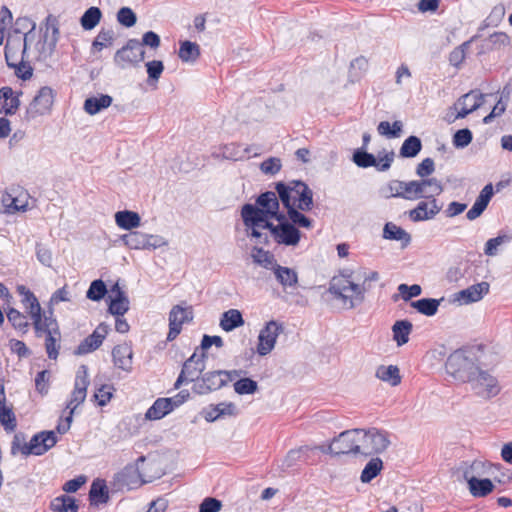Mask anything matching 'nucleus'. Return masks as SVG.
I'll list each match as a JSON object with an SVG mask.
<instances>
[{
	"mask_svg": "<svg viewBox=\"0 0 512 512\" xmlns=\"http://www.w3.org/2000/svg\"><path fill=\"white\" fill-rule=\"evenodd\" d=\"M445 367L448 374L462 383H467L481 370L478 357L473 349L454 351L447 358Z\"/></svg>",
	"mask_w": 512,
	"mask_h": 512,
	"instance_id": "obj_1",
	"label": "nucleus"
},
{
	"mask_svg": "<svg viewBox=\"0 0 512 512\" xmlns=\"http://www.w3.org/2000/svg\"><path fill=\"white\" fill-rule=\"evenodd\" d=\"M359 454L369 456L384 452L390 445L389 435L386 431L370 428L367 431L360 429L358 436Z\"/></svg>",
	"mask_w": 512,
	"mask_h": 512,
	"instance_id": "obj_2",
	"label": "nucleus"
},
{
	"mask_svg": "<svg viewBox=\"0 0 512 512\" xmlns=\"http://www.w3.org/2000/svg\"><path fill=\"white\" fill-rule=\"evenodd\" d=\"M121 240L128 248L134 250H155L168 245L164 237L141 231H130L122 235Z\"/></svg>",
	"mask_w": 512,
	"mask_h": 512,
	"instance_id": "obj_3",
	"label": "nucleus"
},
{
	"mask_svg": "<svg viewBox=\"0 0 512 512\" xmlns=\"http://www.w3.org/2000/svg\"><path fill=\"white\" fill-rule=\"evenodd\" d=\"M467 384L476 396L485 400L497 396L501 390L497 378L483 369L471 378Z\"/></svg>",
	"mask_w": 512,
	"mask_h": 512,
	"instance_id": "obj_4",
	"label": "nucleus"
},
{
	"mask_svg": "<svg viewBox=\"0 0 512 512\" xmlns=\"http://www.w3.org/2000/svg\"><path fill=\"white\" fill-rule=\"evenodd\" d=\"M58 442L56 433L52 430H44L32 436L30 441L21 447L23 455L41 456L54 447Z\"/></svg>",
	"mask_w": 512,
	"mask_h": 512,
	"instance_id": "obj_5",
	"label": "nucleus"
},
{
	"mask_svg": "<svg viewBox=\"0 0 512 512\" xmlns=\"http://www.w3.org/2000/svg\"><path fill=\"white\" fill-rule=\"evenodd\" d=\"M144 57L145 51L141 48L140 41L129 39L126 45L115 53L114 62L119 68L125 69L128 65H139L144 60Z\"/></svg>",
	"mask_w": 512,
	"mask_h": 512,
	"instance_id": "obj_6",
	"label": "nucleus"
},
{
	"mask_svg": "<svg viewBox=\"0 0 512 512\" xmlns=\"http://www.w3.org/2000/svg\"><path fill=\"white\" fill-rule=\"evenodd\" d=\"M418 189L419 184H417V180L408 182L401 180H391L385 187L381 188L380 192L386 199L394 197L403 198L406 200H417L419 199L417 192Z\"/></svg>",
	"mask_w": 512,
	"mask_h": 512,
	"instance_id": "obj_7",
	"label": "nucleus"
},
{
	"mask_svg": "<svg viewBox=\"0 0 512 512\" xmlns=\"http://www.w3.org/2000/svg\"><path fill=\"white\" fill-rule=\"evenodd\" d=\"M54 97L55 93L51 87H41L27 107L25 118L31 120L37 116L49 113L54 102Z\"/></svg>",
	"mask_w": 512,
	"mask_h": 512,
	"instance_id": "obj_8",
	"label": "nucleus"
},
{
	"mask_svg": "<svg viewBox=\"0 0 512 512\" xmlns=\"http://www.w3.org/2000/svg\"><path fill=\"white\" fill-rule=\"evenodd\" d=\"M284 331L283 323L276 320L268 321L258 335L257 353L260 356L269 354L275 347L277 337Z\"/></svg>",
	"mask_w": 512,
	"mask_h": 512,
	"instance_id": "obj_9",
	"label": "nucleus"
},
{
	"mask_svg": "<svg viewBox=\"0 0 512 512\" xmlns=\"http://www.w3.org/2000/svg\"><path fill=\"white\" fill-rule=\"evenodd\" d=\"M206 354L201 353V355L197 354L195 351L184 363L181 369V372L174 383V388L178 389L180 386L186 382H195L198 380V374L203 372L205 369V358Z\"/></svg>",
	"mask_w": 512,
	"mask_h": 512,
	"instance_id": "obj_10",
	"label": "nucleus"
},
{
	"mask_svg": "<svg viewBox=\"0 0 512 512\" xmlns=\"http://www.w3.org/2000/svg\"><path fill=\"white\" fill-rule=\"evenodd\" d=\"M192 320L193 310L191 306H173L169 312V332L167 334V341H173L181 333L182 325Z\"/></svg>",
	"mask_w": 512,
	"mask_h": 512,
	"instance_id": "obj_11",
	"label": "nucleus"
},
{
	"mask_svg": "<svg viewBox=\"0 0 512 512\" xmlns=\"http://www.w3.org/2000/svg\"><path fill=\"white\" fill-rule=\"evenodd\" d=\"M46 30L43 34V44L40 50V54L44 58L52 56L55 51L57 42L59 40V22L57 18L51 14L46 17Z\"/></svg>",
	"mask_w": 512,
	"mask_h": 512,
	"instance_id": "obj_12",
	"label": "nucleus"
},
{
	"mask_svg": "<svg viewBox=\"0 0 512 512\" xmlns=\"http://www.w3.org/2000/svg\"><path fill=\"white\" fill-rule=\"evenodd\" d=\"M485 95L479 90H471L470 92L462 95L454 104L455 109H459L456 119H463L470 113L479 109L484 100Z\"/></svg>",
	"mask_w": 512,
	"mask_h": 512,
	"instance_id": "obj_13",
	"label": "nucleus"
},
{
	"mask_svg": "<svg viewBox=\"0 0 512 512\" xmlns=\"http://www.w3.org/2000/svg\"><path fill=\"white\" fill-rule=\"evenodd\" d=\"M225 385L226 382L221 375L220 370L209 371L204 373L201 377L198 376V380H196V383L193 386V391L197 394L203 395L216 391Z\"/></svg>",
	"mask_w": 512,
	"mask_h": 512,
	"instance_id": "obj_14",
	"label": "nucleus"
},
{
	"mask_svg": "<svg viewBox=\"0 0 512 512\" xmlns=\"http://www.w3.org/2000/svg\"><path fill=\"white\" fill-rule=\"evenodd\" d=\"M89 385L88 368L86 365H81L76 373L74 389L71 394V399L67 404V408H75L84 402L86 398V391Z\"/></svg>",
	"mask_w": 512,
	"mask_h": 512,
	"instance_id": "obj_15",
	"label": "nucleus"
},
{
	"mask_svg": "<svg viewBox=\"0 0 512 512\" xmlns=\"http://www.w3.org/2000/svg\"><path fill=\"white\" fill-rule=\"evenodd\" d=\"M443 205L438 204L435 197L428 201H420L417 206L409 211V218L413 222H421L433 219L441 210Z\"/></svg>",
	"mask_w": 512,
	"mask_h": 512,
	"instance_id": "obj_16",
	"label": "nucleus"
},
{
	"mask_svg": "<svg viewBox=\"0 0 512 512\" xmlns=\"http://www.w3.org/2000/svg\"><path fill=\"white\" fill-rule=\"evenodd\" d=\"M360 435V429L346 430L339 434L337 438H334L336 443L337 453L339 455L344 454H359V443L358 436Z\"/></svg>",
	"mask_w": 512,
	"mask_h": 512,
	"instance_id": "obj_17",
	"label": "nucleus"
},
{
	"mask_svg": "<svg viewBox=\"0 0 512 512\" xmlns=\"http://www.w3.org/2000/svg\"><path fill=\"white\" fill-rule=\"evenodd\" d=\"M47 313L48 315L45 313L42 315L41 310L40 313L31 317L36 337H41L43 333H58L60 331L58 322L54 317V309L49 306Z\"/></svg>",
	"mask_w": 512,
	"mask_h": 512,
	"instance_id": "obj_18",
	"label": "nucleus"
},
{
	"mask_svg": "<svg viewBox=\"0 0 512 512\" xmlns=\"http://www.w3.org/2000/svg\"><path fill=\"white\" fill-rule=\"evenodd\" d=\"M237 414V407L233 402H222L216 405H210L201 410L200 415L207 422H214L217 419L225 416H235Z\"/></svg>",
	"mask_w": 512,
	"mask_h": 512,
	"instance_id": "obj_19",
	"label": "nucleus"
},
{
	"mask_svg": "<svg viewBox=\"0 0 512 512\" xmlns=\"http://www.w3.org/2000/svg\"><path fill=\"white\" fill-rule=\"evenodd\" d=\"M115 482L119 487H127L133 489L143 484L141 473L136 465H127L115 477Z\"/></svg>",
	"mask_w": 512,
	"mask_h": 512,
	"instance_id": "obj_20",
	"label": "nucleus"
},
{
	"mask_svg": "<svg viewBox=\"0 0 512 512\" xmlns=\"http://www.w3.org/2000/svg\"><path fill=\"white\" fill-rule=\"evenodd\" d=\"M494 191L491 183L484 186L477 196L474 204L466 213V218L473 221L480 217L487 208L491 198L493 197Z\"/></svg>",
	"mask_w": 512,
	"mask_h": 512,
	"instance_id": "obj_21",
	"label": "nucleus"
},
{
	"mask_svg": "<svg viewBox=\"0 0 512 512\" xmlns=\"http://www.w3.org/2000/svg\"><path fill=\"white\" fill-rule=\"evenodd\" d=\"M112 358L113 363L117 368L127 373L132 371L133 351L129 344L122 343L116 345L112 349Z\"/></svg>",
	"mask_w": 512,
	"mask_h": 512,
	"instance_id": "obj_22",
	"label": "nucleus"
},
{
	"mask_svg": "<svg viewBox=\"0 0 512 512\" xmlns=\"http://www.w3.org/2000/svg\"><path fill=\"white\" fill-rule=\"evenodd\" d=\"M274 241L279 245L296 246L301 239L300 230L291 223L278 225Z\"/></svg>",
	"mask_w": 512,
	"mask_h": 512,
	"instance_id": "obj_23",
	"label": "nucleus"
},
{
	"mask_svg": "<svg viewBox=\"0 0 512 512\" xmlns=\"http://www.w3.org/2000/svg\"><path fill=\"white\" fill-rule=\"evenodd\" d=\"M294 184L293 198H297L298 204L295 208L301 211H310L313 207V191L301 180H292Z\"/></svg>",
	"mask_w": 512,
	"mask_h": 512,
	"instance_id": "obj_24",
	"label": "nucleus"
},
{
	"mask_svg": "<svg viewBox=\"0 0 512 512\" xmlns=\"http://www.w3.org/2000/svg\"><path fill=\"white\" fill-rule=\"evenodd\" d=\"M490 285L488 282H480L461 290L458 293V300L464 304L480 301L486 294L489 293Z\"/></svg>",
	"mask_w": 512,
	"mask_h": 512,
	"instance_id": "obj_25",
	"label": "nucleus"
},
{
	"mask_svg": "<svg viewBox=\"0 0 512 512\" xmlns=\"http://www.w3.org/2000/svg\"><path fill=\"white\" fill-rule=\"evenodd\" d=\"M241 217L246 227H259L269 218L257 205L246 203L241 208Z\"/></svg>",
	"mask_w": 512,
	"mask_h": 512,
	"instance_id": "obj_26",
	"label": "nucleus"
},
{
	"mask_svg": "<svg viewBox=\"0 0 512 512\" xmlns=\"http://www.w3.org/2000/svg\"><path fill=\"white\" fill-rule=\"evenodd\" d=\"M356 280H360L359 271L354 272L351 269L345 268L335 275L330 280L331 290L342 296L341 291L345 290V283L350 288L351 284H354Z\"/></svg>",
	"mask_w": 512,
	"mask_h": 512,
	"instance_id": "obj_27",
	"label": "nucleus"
},
{
	"mask_svg": "<svg viewBox=\"0 0 512 512\" xmlns=\"http://www.w3.org/2000/svg\"><path fill=\"white\" fill-rule=\"evenodd\" d=\"M382 236L387 240L400 241L402 248L408 247L411 243V235L402 227L392 222H387L384 225Z\"/></svg>",
	"mask_w": 512,
	"mask_h": 512,
	"instance_id": "obj_28",
	"label": "nucleus"
},
{
	"mask_svg": "<svg viewBox=\"0 0 512 512\" xmlns=\"http://www.w3.org/2000/svg\"><path fill=\"white\" fill-rule=\"evenodd\" d=\"M256 205L264 211L269 218H272L275 216L277 210H279V199L275 192L266 191L256 198Z\"/></svg>",
	"mask_w": 512,
	"mask_h": 512,
	"instance_id": "obj_29",
	"label": "nucleus"
},
{
	"mask_svg": "<svg viewBox=\"0 0 512 512\" xmlns=\"http://www.w3.org/2000/svg\"><path fill=\"white\" fill-rule=\"evenodd\" d=\"M274 276L284 290L287 288H296L298 285L297 272L289 267L276 265L274 268Z\"/></svg>",
	"mask_w": 512,
	"mask_h": 512,
	"instance_id": "obj_30",
	"label": "nucleus"
},
{
	"mask_svg": "<svg viewBox=\"0 0 512 512\" xmlns=\"http://www.w3.org/2000/svg\"><path fill=\"white\" fill-rule=\"evenodd\" d=\"M419 189L417 190L419 198L432 199V197L438 196L443 192L442 183L436 178H423L417 180Z\"/></svg>",
	"mask_w": 512,
	"mask_h": 512,
	"instance_id": "obj_31",
	"label": "nucleus"
},
{
	"mask_svg": "<svg viewBox=\"0 0 512 512\" xmlns=\"http://www.w3.org/2000/svg\"><path fill=\"white\" fill-rule=\"evenodd\" d=\"M510 45V37L505 32H494L488 38L484 39L480 45L479 53L499 50Z\"/></svg>",
	"mask_w": 512,
	"mask_h": 512,
	"instance_id": "obj_32",
	"label": "nucleus"
},
{
	"mask_svg": "<svg viewBox=\"0 0 512 512\" xmlns=\"http://www.w3.org/2000/svg\"><path fill=\"white\" fill-rule=\"evenodd\" d=\"M112 97L107 94L88 97L84 101V111L89 115H96L103 109L108 108L112 104Z\"/></svg>",
	"mask_w": 512,
	"mask_h": 512,
	"instance_id": "obj_33",
	"label": "nucleus"
},
{
	"mask_svg": "<svg viewBox=\"0 0 512 512\" xmlns=\"http://www.w3.org/2000/svg\"><path fill=\"white\" fill-rule=\"evenodd\" d=\"M467 483L471 495L477 498L486 497L494 490V484L488 478L471 477Z\"/></svg>",
	"mask_w": 512,
	"mask_h": 512,
	"instance_id": "obj_34",
	"label": "nucleus"
},
{
	"mask_svg": "<svg viewBox=\"0 0 512 512\" xmlns=\"http://www.w3.org/2000/svg\"><path fill=\"white\" fill-rule=\"evenodd\" d=\"M89 500L91 505L107 503L109 500L108 487L105 480L95 479L90 487Z\"/></svg>",
	"mask_w": 512,
	"mask_h": 512,
	"instance_id": "obj_35",
	"label": "nucleus"
},
{
	"mask_svg": "<svg viewBox=\"0 0 512 512\" xmlns=\"http://www.w3.org/2000/svg\"><path fill=\"white\" fill-rule=\"evenodd\" d=\"M117 226L124 230H132L140 226L141 218L137 212L122 210L115 213Z\"/></svg>",
	"mask_w": 512,
	"mask_h": 512,
	"instance_id": "obj_36",
	"label": "nucleus"
},
{
	"mask_svg": "<svg viewBox=\"0 0 512 512\" xmlns=\"http://www.w3.org/2000/svg\"><path fill=\"white\" fill-rule=\"evenodd\" d=\"M3 100L2 109L6 115L14 114L19 105V95H14L11 87L5 86L0 89V101Z\"/></svg>",
	"mask_w": 512,
	"mask_h": 512,
	"instance_id": "obj_37",
	"label": "nucleus"
},
{
	"mask_svg": "<svg viewBox=\"0 0 512 512\" xmlns=\"http://www.w3.org/2000/svg\"><path fill=\"white\" fill-rule=\"evenodd\" d=\"M242 325H244V319L239 310L230 309L222 314L220 327L224 331L230 332Z\"/></svg>",
	"mask_w": 512,
	"mask_h": 512,
	"instance_id": "obj_38",
	"label": "nucleus"
},
{
	"mask_svg": "<svg viewBox=\"0 0 512 512\" xmlns=\"http://www.w3.org/2000/svg\"><path fill=\"white\" fill-rule=\"evenodd\" d=\"M422 150V141L418 136L410 135L407 137L400 149L399 157L401 158H415Z\"/></svg>",
	"mask_w": 512,
	"mask_h": 512,
	"instance_id": "obj_39",
	"label": "nucleus"
},
{
	"mask_svg": "<svg viewBox=\"0 0 512 512\" xmlns=\"http://www.w3.org/2000/svg\"><path fill=\"white\" fill-rule=\"evenodd\" d=\"M23 49V41L20 36H9L5 45V61L8 67H16L17 54Z\"/></svg>",
	"mask_w": 512,
	"mask_h": 512,
	"instance_id": "obj_40",
	"label": "nucleus"
},
{
	"mask_svg": "<svg viewBox=\"0 0 512 512\" xmlns=\"http://www.w3.org/2000/svg\"><path fill=\"white\" fill-rule=\"evenodd\" d=\"M413 325L408 320H398L392 326L393 339L398 346H403L409 341Z\"/></svg>",
	"mask_w": 512,
	"mask_h": 512,
	"instance_id": "obj_41",
	"label": "nucleus"
},
{
	"mask_svg": "<svg viewBox=\"0 0 512 512\" xmlns=\"http://www.w3.org/2000/svg\"><path fill=\"white\" fill-rule=\"evenodd\" d=\"M50 509L54 512H78L79 506L75 498L64 494L51 501Z\"/></svg>",
	"mask_w": 512,
	"mask_h": 512,
	"instance_id": "obj_42",
	"label": "nucleus"
},
{
	"mask_svg": "<svg viewBox=\"0 0 512 512\" xmlns=\"http://www.w3.org/2000/svg\"><path fill=\"white\" fill-rule=\"evenodd\" d=\"M170 412H172L170 401L166 400L165 398H158L147 410L145 417L149 420H160Z\"/></svg>",
	"mask_w": 512,
	"mask_h": 512,
	"instance_id": "obj_43",
	"label": "nucleus"
},
{
	"mask_svg": "<svg viewBox=\"0 0 512 512\" xmlns=\"http://www.w3.org/2000/svg\"><path fill=\"white\" fill-rule=\"evenodd\" d=\"M310 450L309 446H302L298 449L290 450L282 462V469L285 471L295 466L299 461L308 462Z\"/></svg>",
	"mask_w": 512,
	"mask_h": 512,
	"instance_id": "obj_44",
	"label": "nucleus"
},
{
	"mask_svg": "<svg viewBox=\"0 0 512 512\" xmlns=\"http://www.w3.org/2000/svg\"><path fill=\"white\" fill-rule=\"evenodd\" d=\"M275 190L287 211L295 207L293 202L294 184H291V181L288 183L282 181L277 182L275 184Z\"/></svg>",
	"mask_w": 512,
	"mask_h": 512,
	"instance_id": "obj_45",
	"label": "nucleus"
},
{
	"mask_svg": "<svg viewBox=\"0 0 512 512\" xmlns=\"http://www.w3.org/2000/svg\"><path fill=\"white\" fill-rule=\"evenodd\" d=\"M178 56L182 62L194 63L200 57V47L195 42L185 40L180 43Z\"/></svg>",
	"mask_w": 512,
	"mask_h": 512,
	"instance_id": "obj_46",
	"label": "nucleus"
},
{
	"mask_svg": "<svg viewBox=\"0 0 512 512\" xmlns=\"http://www.w3.org/2000/svg\"><path fill=\"white\" fill-rule=\"evenodd\" d=\"M376 377L391 386H397L401 382L400 370L395 365L379 366L376 370Z\"/></svg>",
	"mask_w": 512,
	"mask_h": 512,
	"instance_id": "obj_47",
	"label": "nucleus"
},
{
	"mask_svg": "<svg viewBox=\"0 0 512 512\" xmlns=\"http://www.w3.org/2000/svg\"><path fill=\"white\" fill-rule=\"evenodd\" d=\"M17 291L20 295L23 296L22 304L31 317L35 314L40 313L41 306L39 304V301L29 289L21 285L17 287Z\"/></svg>",
	"mask_w": 512,
	"mask_h": 512,
	"instance_id": "obj_48",
	"label": "nucleus"
},
{
	"mask_svg": "<svg viewBox=\"0 0 512 512\" xmlns=\"http://www.w3.org/2000/svg\"><path fill=\"white\" fill-rule=\"evenodd\" d=\"M35 28H36V23L29 17H19V18H17V20L15 22L14 33H16L17 36H19V34H21L23 32V30H28L27 32L24 33V36L22 38L23 56L27 52V41L29 39V36L32 34V32L35 30Z\"/></svg>",
	"mask_w": 512,
	"mask_h": 512,
	"instance_id": "obj_49",
	"label": "nucleus"
},
{
	"mask_svg": "<svg viewBox=\"0 0 512 512\" xmlns=\"http://www.w3.org/2000/svg\"><path fill=\"white\" fill-rule=\"evenodd\" d=\"M129 310V299L125 293L109 296L108 311L114 316H123Z\"/></svg>",
	"mask_w": 512,
	"mask_h": 512,
	"instance_id": "obj_50",
	"label": "nucleus"
},
{
	"mask_svg": "<svg viewBox=\"0 0 512 512\" xmlns=\"http://www.w3.org/2000/svg\"><path fill=\"white\" fill-rule=\"evenodd\" d=\"M440 305V300L434 298H422L411 302V306L425 316H434Z\"/></svg>",
	"mask_w": 512,
	"mask_h": 512,
	"instance_id": "obj_51",
	"label": "nucleus"
},
{
	"mask_svg": "<svg viewBox=\"0 0 512 512\" xmlns=\"http://www.w3.org/2000/svg\"><path fill=\"white\" fill-rule=\"evenodd\" d=\"M102 12L98 7L88 8L80 18V24L84 30H92L100 22Z\"/></svg>",
	"mask_w": 512,
	"mask_h": 512,
	"instance_id": "obj_52",
	"label": "nucleus"
},
{
	"mask_svg": "<svg viewBox=\"0 0 512 512\" xmlns=\"http://www.w3.org/2000/svg\"><path fill=\"white\" fill-rule=\"evenodd\" d=\"M383 462L380 458H372L361 472L360 480L363 483L371 482L381 472Z\"/></svg>",
	"mask_w": 512,
	"mask_h": 512,
	"instance_id": "obj_53",
	"label": "nucleus"
},
{
	"mask_svg": "<svg viewBox=\"0 0 512 512\" xmlns=\"http://www.w3.org/2000/svg\"><path fill=\"white\" fill-rule=\"evenodd\" d=\"M8 321L11 325L21 332L22 334L27 333L29 328V322L27 317L15 308H9L6 313Z\"/></svg>",
	"mask_w": 512,
	"mask_h": 512,
	"instance_id": "obj_54",
	"label": "nucleus"
},
{
	"mask_svg": "<svg viewBox=\"0 0 512 512\" xmlns=\"http://www.w3.org/2000/svg\"><path fill=\"white\" fill-rule=\"evenodd\" d=\"M480 37V34H476L470 38V40L465 41L460 46L456 47L453 51H451L449 55V62L452 66L459 67L466 57V50L469 48L470 44L476 41Z\"/></svg>",
	"mask_w": 512,
	"mask_h": 512,
	"instance_id": "obj_55",
	"label": "nucleus"
},
{
	"mask_svg": "<svg viewBox=\"0 0 512 512\" xmlns=\"http://www.w3.org/2000/svg\"><path fill=\"white\" fill-rule=\"evenodd\" d=\"M352 161L360 168H369L376 164V156L369 153L365 147H360L354 150Z\"/></svg>",
	"mask_w": 512,
	"mask_h": 512,
	"instance_id": "obj_56",
	"label": "nucleus"
},
{
	"mask_svg": "<svg viewBox=\"0 0 512 512\" xmlns=\"http://www.w3.org/2000/svg\"><path fill=\"white\" fill-rule=\"evenodd\" d=\"M403 130V123L399 120L390 124L388 121H381L378 124L377 131L380 135L386 136L387 138H397L401 135Z\"/></svg>",
	"mask_w": 512,
	"mask_h": 512,
	"instance_id": "obj_57",
	"label": "nucleus"
},
{
	"mask_svg": "<svg viewBox=\"0 0 512 512\" xmlns=\"http://www.w3.org/2000/svg\"><path fill=\"white\" fill-rule=\"evenodd\" d=\"M46 335L45 338V349L49 359L56 360L59 355V341L61 339V333H44Z\"/></svg>",
	"mask_w": 512,
	"mask_h": 512,
	"instance_id": "obj_58",
	"label": "nucleus"
},
{
	"mask_svg": "<svg viewBox=\"0 0 512 512\" xmlns=\"http://www.w3.org/2000/svg\"><path fill=\"white\" fill-rule=\"evenodd\" d=\"M103 341L98 338L97 335L93 333L87 336L84 340L80 342L75 350L76 355H85L91 353L98 349L102 345Z\"/></svg>",
	"mask_w": 512,
	"mask_h": 512,
	"instance_id": "obj_59",
	"label": "nucleus"
},
{
	"mask_svg": "<svg viewBox=\"0 0 512 512\" xmlns=\"http://www.w3.org/2000/svg\"><path fill=\"white\" fill-rule=\"evenodd\" d=\"M0 423L7 432H13L16 429L17 420L12 407H8L6 404L0 406Z\"/></svg>",
	"mask_w": 512,
	"mask_h": 512,
	"instance_id": "obj_60",
	"label": "nucleus"
},
{
	"mask_svg": "<svg viewBox=\"0 0 512 512\" xmlns=\"http://www.w3.org/2000/svg\"><path fill=\"white\" fill-rule=\"evenodd\" d=\"M107 293V287L103 280L96 279L91 282L86 297L92 301H100Z\"/></svg>",
	"mask_w": 512,
	"mask_h": 512,
	"instance_id": "obj_61",
	"label": "nucleus"
},
{
	"mask_svg": "<svg viewBox=\"0 0 512 512\" xmlns=\"http://www.w3.org/2000/svg\"><path fill=\"white\" fill-rule=\"evenodd\" d=\"M258 255L253 256V260L255 263L261 265L265 269H270L272 272L276 265H279L274 257L269 251H265L262 248H255Z\"/></svg>",
	"mask_w": 512,
	"mask_h": 512,
	"instance_id": "obj_62",
	"label": "nucleus"
},
{
	"mask_svg": "<svg viewBox=\"0 0 512 512\" xmlns=\"http://www.w3.org/2000/svg\"><path fill=\"white\" fill-rule=\"evenodd\" d=\"M233 386L235 392L239 395L254 394L258 390V383L248 377L240 378Z\"/></svg>",
	"mask_w": 512,
	"mask_h": 512,
	"instance_id": "obj_63",
	"label": "nucleus"
},
{
	"mask_svg": "<svg viewBox=\"0 0 512 512\" xmlns=\"http://www.w3.org/2000/svg\"><path fill=\"white\" fill-rule=\"evenodd\" d=\"M287 216L290 220V223L293 224L295 227H301V228H311L312 227V220L308 218L306 215H304L301 210L298 208H292L287 211Z\"/></svg>",
	"mask_w": 512,
	"mask_h": 512,
	"instance_id": "obj_64",
	"label": "nucleus"
}]
</instances>
